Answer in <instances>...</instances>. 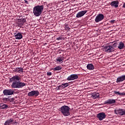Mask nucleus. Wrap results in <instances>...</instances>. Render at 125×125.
Here are the masks:
<instances>
[{
    "label": "nucleus",
    "mask_w": 125,
    "mask_h": 125,
    "mask_svg": "<svg viewBox=\"0 0 125 125\" xmlns=\"http://www.w3.org/2000/svg\"><path fill=\"white\" fill-rule=\"evenodd\" d=\"M21 77L18 75H15L9 80L10 83H12L11 84L12 88H23L24 86L27 85V83L20 82Z\"/></svg>",
    "instance_id": "nucleus-1"
},
{
    "label": "nucleus",
    "mask_w": 125,
    "mask_h": 125,
    "mask_svg": "<svg viewBox=\"0 0 125 125\" xmlns=\"http://www.w3.org/2000/svg\"><path fill=\"white\" fill-rule=\"evenodd\" d=\"M42 11H43V5H37L34 7L33 13L34 16L39 17L42 15Z\"/></svg>",
    "instance_id": "nucleus-2"
},
{
    "label": "nucleus",
    "mask_w": 125,
    "mask_h": 125,
    "mask_svg": "<svg viewBox=\"0 0 125 125\" xmlns=\"http://www.w3.org/2000/svg\"><path fill=\"white\" fill-rule=\"evenodd\" d=\"M60 111L64 117L70 116V107L67 105L62 106L60 108Z\"/></svg>",
    "instance_id": "nucleus-3"
},
{
    "label": "nucleus",
    "mask_w": 125,
    "mask_h": 125,
    "mask_svg": "<svg viewBox=\"0 0 125 125\" xmlns=\"http://www.w3.org/2000/svg\"><path fill=\"white\" fill-rule=\"evenodd\" d=\"M39 95H40V92L38 90H33L28 93V96H29V97H33V96L37 97Z\"/></svg>",
    "instance_id": "nucleus-4"
},
{
    "label": "nucleus",
    "mask_w": 125,
    "mask_h": 125,
    "mask_svg": "<svg viewBox=\"0 0 125 125\" xmlns=\"http://www.w3.org/2000/svg\"><path fill=\"white\" fill-rule=\"evenodd\" d=\"M104 50L105 52H113V51L115 50V48H114L113 45L105 46L104 48Z\"/></svg>",
    "instance_id": "nucleus-5"
},
{
    "label": "nucleus",
    "mask_w": 125,
    "mask_h": 125,
    "mask_svg": "<svg viewBox=\"0 0 125 125\" xmlns=\"http://www.w3.org/2000/svg\"><path fill=\"white\" fill-rule=\"evenodd\" d=\"M114 112L116 115H120V116H125V109L123 108L115 110Z\"/></svg>",
    "instance_id": "nucleus-6"
},
{
    "label": "nucleus",
    "mask_w": 125,
    "mask_h": 125,
    "mask_svg": "<svg viewBox=\"0 0 125 125\" xmlns=\"http://www.w3.org/2000/svg\"><path fill=\"white\" fill-rule=\"evenodd\" d=\"M104 19V15L102 14H99L96 17L95 19V22L96 23H98L100 22V21H102Z\"/></svg>",
    "instance_id": "nucleus-7"
},
{
    "label": "nucleus",
    "mask_w": 125,
    "mask_h": 125,
    "mask_svg": "<svg viewBox=\"0 0 125 125\" xmlns=\"http://www.w3.org/2000/svg\"><path fill=\"white\" fill-rule=\"evenodd\" d=\"M4 95H13L14 94V91L12 89H5L3 91Z\"/></svg>",
    "instance_id": "nucleus-8"
},
{
    "label": "nucleus",
    "mask_w": 125,
    "mask_h": 125,
    "mask_svg": "<svg viewBox=\"0 0 125 125\" xmlns=\"http://www.w3.org/2000/svg\"><path fill=\"white\" fill-rule=\"evenodd\" d=\"M97 118L99 119V121H103L106 118V114L104 112H100L97 114Z\"/></svg>",
    "instance_id": "nucleus-9"
},
{
    "label": "nucleus",
    "mask_w": 125,
    "mask_h": 125,
    "mask_svg": "<svg viewBox=\"0 0 125 125\" xmlns=\"http://www.w3.org/2000/svg\"><path fill=\"white\" fill-rule=\"evenodd\" d=\"M77 79H79L78 74H72L67 77V81H74L77 80Z\"/></svg>",
    "instance_id": "nucleus-10"
},
{
    "label": "nucleus",
    "mask_w": 125,
    "mask_h": 125,
    "mask_svg": "<svg viewBox=\"0 0 125 125\" xmlns=\"http://www.w3.org/2000/svg\"><path fill=\"white\" fill-rule=\"evenodd\" d=\"M86 12H87V10L82 11L78 12V13H77L76 15V18H80L81 17H83V15H84Z\"/></svg>",
    "instance_id": "nucleus-11"
},
{
    "label": "nucleus",
    "mask_w": 125,
    "mask_h": 125,
    "mask_svg": "<svg viewBox=\"0 0 125 125\" xmlns=\"http://www.w3.org/2000/svg\"><path fill=\"white\" fill-rule=\"evenodd\" d=\"M119 3L118 0H114L111 2L110 5L112 7H115V8H117L119 7Z\"/></svg>",
    "instance_id": "nucleus-12"
},
{
    "label": "nucleus",
    "mask_w": 125,
    "mask_h": 125,
    "mask_svg": "<svg viewBox=\"0 0 125 125\" xmlns=\"http://www.w3.org/2000/svg\"><path fill=\"white\" fill-rule=\"evenodd\" d=\"M114 103H116V100L115 99H108L106 101H105L104 102V104H114Z\"/></svg>",
    "instance_id": "nucleus-13"
},
{
    "label": "nucleus",
    "mask_w": 125,
    "mask_h": 125,
    "mask_svg": "<svg viewBox=\"0 0 125 125\" xmlns=\"http://www.w3.org/2000/svg\"><path fill=\"white\" fill-rule=\"evenodd\" d=\"M14 35L16 40H21L23 38L21 33L19 32L17 34L16 33H14Z\"/></svg>",
    "instance_id": "nucleus-14"
},
{
    "label": "nucleus",
    "mask_w": 125,
    "mask_h": 125,
    "mask_svg": "<svg viewBox=\"0 0 125 125\" xmlns=\"http://www.w3.org/2000/svg\"><path fill=\"white\" fill-rule=\"evenodd\" d=\"M67 86H69V83H64L62 84L61 85H60L58 86V89H63L65 88V87H67Z\"/></svg>",
    "instance_id": "nucleus-15"
},
{
    "label": "nucleus",
    "mask_w": 125,
    "mask_h": 125,
    "mask_svg": "<svg viewBox=\"0 0 125 125\" xmlns=\"http://www.w3.org/2000/svg\"><path fill=\"white\" fill-rule=\"evenodd\" d=\"M14 122V120L13 118H10L9 119L7 120L4 124V125H12V122Z\"/></svg>",
    "instance_id": "nucleus-16"
},
{
    "label": "nucleus",
    "mask_w": 125,
    "mask_h": 125,
    "mask_svg": "<svg viewBox=\"0 0 125 125\" xmlns=\"http://www.w3.org/2000/svg\"><path fill=\"white\" fill-rule=\"evenodd\" d=\"M125 81V75H123L118 77L117 79L116 83H121Z\"/></svg>",
    "instance_id": "nucleus-17"
},
{
    "label": "nucleus",
    "mask_w": 125,
    "mask_h": 125,
    "mask_svg": "<svg viewBox=\"0 0 125 125\" xmlns=\"http://www.w3.org/2000/svg\"><path fill=\"white\" fill-rule=\"evenodd\" d=\"M64 57H57L56 59V60L57 61V63H62L63 62V60H64Z\"/></svg>",
    "instance_id": "nucleus-18"
},
{
    "label": "nucleus",
    "mask_w": 125,
    "mask_h": 125,
    "mask_svg": "<svg viewBox=\"0 0 125 125\" xmlns=\"http://www.w3.org/2000/svg\"><path fill=\"white\" fill-rule=\"evenodd\" d=\"M124 47H125V43L123 42H120L119 43L118 48H119V49H123Z\"/></svg>",
    "instance_id": "nucleus-19"
},
{
    "label": "nucleus",
    "mask_w": 125,
    "mask_h": 125,
    "mask_svg": "<svg viewBox=\"0 0 125 125\" xmlns=\"http://www.w3.org/2000/svg\"><path fill=\"white\" fill-rule=\"evenodd\" d=\"M87 68L88 70H94V66L93 64L90 63L87 65Z\"/></svg>",
    "instance_id": "nucleus-20"
},
{
    "label": "nucleus",
    "mask_w": 125,
    "mask_h": 125,
    "mask_svg": "<svg viewBox=\"0 0 125 125\" xmlns=\"http://www.w3.org/2000/svg\"><path fill=\"white\" fill-rule=\"evenodd\" d=\"M15 71L17 73H23V68L22 67H17L15 69Z\"/></svg>",
    "instance_id": "nucleus-21"
},
{
    "label": "nucleus",
    "mask_w": 125,
    "mask_h": 125,
    "mask_svg": "<svg viewBox=\"0 0 125 125\" xmlns=\"http://www.w3.org/2000/svg\"><path fill=\"white\" fill-rule=\"evenodd\" d=\"M6 108H8V105L4 104H1L0 105V109H6Z\"/></svg>",
    "instance_id": "nucleus-22"
},
{
    "label": "nucleus",
    "mask_w": 125,
    "mask_h": 125,
    "mask_svg": "<svg viewBox=\"0 0 125 125\" xmlns=\"http://www.w3.org/2000/svg\"><path fill=\"white\" fill-rule=\"evenodd\" d=\"M114 94H116V95H122V96L125 95V92L120 93V92L117 91H114Z\"/></svg>",
    "instance_id": "nucleus-23"
},
{
    "label": "nucleus",
    "mask_w": 125,
    "mask_h": 125,
    "mask_svg": "<svg viewBox=\"0 0 125 125\" xmlns=\"http://www.w3.org/2000/svg\"><path fill=\"white\" fill-rule=\"evenodd\" d=\"M18 20L20 22H22V23L26 22V19L24 17H21Z\"/></svg>",
    "instance_id": "nucleus-24"
},
{
    "label": "nucleus",
    "mask_w": 125,
    "mask_h": 125,
    "mask_svg": "<svg viewBox=\"0 0 125 125\" xmlns=\"http://www.w3.org/2000/svg\"><path fill=\"white\" fill-rule=\"evenodd\" d=\"M92 97L94 99H97V98H99V94L98 93L97 94H92Z\"/></svg>",
    "instance_id": "nucleus-25"
},
{
    "label": "nucleus",
    "mask_w": 125,
    "mask_h": 125,
    "mask_svg": "<svg viewBox=\"0 0 125 125\" xmlns=\"http://www.w3.org/2000/svg\"><path fill=\"white\" fill-rule=\"evenodd\" d=\"M61 69H62V67L60 66H57L56 67L53 68L52 70H53V71H60Z\"/></svg>",
    "instance_id": "nucleus-26"
},
{
    "label": "nucleus",
    "mask_w": 125,
    "mask_h": 125,
    "mask_svg": "<svg viewBox=\"0 0 125 125\" xmlns=\"http://www.w3.org/2000/svg\"><path fill=\"white\" fill-rule=\"evenodd\" d=\"M18 25L19 27H22L23 25H24V22H22V21H20L18 20Z\"/></svg>",
    "instance_id": "nucleus-27"
},
{
    "label": "nucleus",
    "mask_w": 125,
    "mask_h": 125,
    "mask_svg": "<svg viewBox=\"0 0 125 125\" xmlns=\"http://www.w3.org/2000/svg\"><path fill=\"white\" fill-rule=\"evenodd\" d=\"M52 73L51 72H47V76H48V77L51 76Z\"/></svg>",
    "instance_id": "nucleus-28"
},
{
    "label": "nucleus",
    "mask_w": 125,
    "mask_h": 125,
    "mask_svg": "<svg viewBox=\"0 0 125 125\" xmlns=\"http://www.w3.org/2000/svg\"><path fill=\"white\" fill-rule=\"evenodd\" d=\"M57 40L58 41H62V37H58V38H57Z\"/></svg>",
    "instance_id": "nucleus-29"
},
{
    "label": "nucleus",
    "mask_w": 125,
    "mask_h": 125,
    "mask_svg": "<svg viewBox=\"0 0 125 125\" xmlns=\"http://www.w3.org/2000/svg\"><path fill=\"white\" fill-rule=\"evenodd\" d=\"M117 43H114L113 44V47H117Z\"/></svg>",
    "instance_id": "nucleus-30"
},
{
    "label": "nucleus",
    "mask_w": 125,
    "mask_h": 125,
    "mask_svg": "<svg viewBox=\"0 0 125 125\" xmlns=\"http://www.w3.org/2000/svg\"><path fill=\"white\" fill-rule=\"evenodd\" d=\"M110 22L113 24V23H115V20H111V21H110Z\"/></svg>",
    "instance_id": "nucleus-31"
},
{
    "label": "nucleus",
    "mask_w": 125,
    "mask_h": 125,
    "mask_svg": "<svg viewBox=\"0 0 125 125\" xmlns=\"http://www.w3.org/2000/svg\"><path fill=\"white\" fill-rule=\"evenodd\" d=\"M25 1V3H26V4H29V2H28V1H27V0H24Z\"/></svg>",
    "instance_id": "nucleus-32"
},
{
    "label": "nucleus",
    "mask_w": 125,
    "mask_h": 125,
    "mask_svg": "<svg viewBox=\"0 0 125 125\" xmlns=\"http://www.w3.org/2000/svg\"><path fill=\"white\" fill-rule=\"evenodd\" d=\"M16 123H17V122H16V121H14L12 122V124H13V125H14V124H16Z\"/></svg>",
    "instance_id": "nucleus-33"
},
{
    "label": "nucleus",
    "mask_w": 125,
    "mask_h": 125,
    "mask_svg": "<svg viewBox=\"0 0 125 125\" xmlns=\"http://www.w3.org/2000/svg\"><path fill=\"white\" fill-rule=\"evenodd\" d=\"M4 99H5V100L7 101V100L8 99V98H5Z\"/></svg>",
    "instance_id": "nucleus-34"
},
{
    "label": "nucleus",
    "mask_w": 125,
    "mask_h": 125,
    "mask_svg": "<svg viewBox=\"0 0 125 125\" xmlns=\"http://www.w3.org/2000/svg\"><path fill=\"white\" fill-rule=\"evenodd\" d=\"M66 28H67V29H68V30H69V27H67V25H66Z\"/></svg>",
    "instance_id": "nucleus-35"
}]
</instances>
